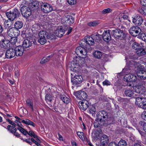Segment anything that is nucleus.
I'll return each instance as SVG.
<instances>
[{
    "label": "nucleus",
    "mask_w": 146,
    "mask_h": 146,
    "mask_svg": "<svg viewBox=\"0 0 146 146\" xmlns=\"http://www.w3.org/2000/svg\"><path fill=\"white\" fill-rule=\"evenodd\" d=\"M77 96L78 98L83 99H84L86 98L87 96V94L84 92L82 91H79L76 92Z\"/></svg>",
    "instance_id": "5701e85b"
},
{
    "label": "nucleus",
    "mask_w": 146,
    "mask_h": 146,
    "mask_svg": "<svg viewBox=\"0 0 146 146\" xmlns=\"http://www.w3.org/2000/svg\"><path fill=\"white\" fill-rule=\"evenodd\" d=\"M146 54V52L145 48L137 49V56H142Z\"/></svg>",
    "instance_id": "4c0bfd02"
},
{
    "label": "nucleus",
    "mask_w": 146,
    "mask_h": 146,
    "mask_svg": "<svg viewBox=\"0 0 146 146\" xmlns=\"http://www.w3.org/2000/svg\"><path fill=\"white\" fill-rule=\"evenodd\" d=\"M137 105L139 107L144 109H146V98H144V99H143L141 103H138Z\"/></svg>",
    "instance_id": "473e14b6"
},
{
    "label": "nucleus",
    "mask_w": 146,
    "mask_h": 146,
    "mask_svg": "<svg viewBox=\"0 0 146 146\" xmlns=\"http://www.w3.org/2000/svg\"><path fill=\"white\" fill-rule=\"evenodd\" d=\"M21 12L23 16L25 17H29L31 14V9L26 6H23L21 8Z\"/></svg>",
    "instance_id": "9d476101"
},
{
    "label": "nucleus",
    "mask_w": 146,
    "mask_h": 146,
    "mask_svg": "<svg viewBox=\"0 0 146 146\" xmlns=\"http://www.w3.org/2000/svg\"><path fill=\"white\" fill-rule=\"evenodd\" d=\"M77 134L81 140L82 141H84V136L83 132L78 131L77 132Z\"/></svg>",
    "instance_id": "c03bdc74"
},
{
    "label": "nucleus",
    "mask_w": 146,
    "mask_h": 146,
    "mask_svg": "<svg viewBox=\"0 0 146 146\" xmlns=\"http://www.w3.org/2000/svg\"><path fill=\"white\" fill-rule=\"evenodd\" d=\"M19 120H16L15 121V122L16 123L17 125L19 126V127H21V126H22V125L21 123L20 122Z\"/></svg>",
    "instance_id": "69168bd1"
},
{
    "label": "nucleus",
    "mask_w": 146,
    "mask_h": 146,
    "mask_svg": "<svg viewBox=\"0 0 146 146\" xmlns=\"http://www.w3.org/2000/svg\"><path fill=\"white\" fill-rule=\"evenodd\" d=\"M130 34L133 36H137V32L135 31V32H131V31H129Z\"/></svg>",
    "instance_id": "338daca9"
},
{
    "label": "nucleus",
    "mask_w": 146,
    "mask_h": 146,
    "mask_svg": "<svg viewBox=\"0 0 146 146\" xmlns=\"http://www.w3.org/2000/svg\"><path fill=\"white\" fill-rule=\"evenodd\" d=\"M39 2L36 1H34L30 4L29 8L31 10L33 11L37 9L38 8Z\"/></svg>",
    "instance_id": "b1692460"
},
{
    "label": "nucleus",
    "mask_w": 146,
    "mask_h": 146,
    "mask_svg": "<svg viewBox=\"0 0 146 146\" xmlns=\"http://www.w3.org/2000/svg\"><path fill=\"white\" fill-rule=\"evenodd\" d=\"M26 102L27 104H28V105L31 107L32 110H33V104L31 100L29 99H27L26 101Z\"/></svg>",
    "instance_id": "603ef678"
},
{
    "label": "nucleus",
    "mask_w": 146,
    "mask_h": 146,
    "mask_svg": "<svg viewBox=\"0 0 146 146\" xmlns=\"http://www.w3.org/2000/svg\"><path fill=\"white\" fill-rule=\"evenodd\" d=\"M20 13L18 10L14 9L10 12H7L6 15L9 19L11 21H13L17 16H19Z\"/></svg>",
    "instance_id": "39448f33"
},
{
    "label": "nucleus",
    "mask_w": 146,
    "mask_h": 146,
    "mask_svg": "<svg viewBox=\"0 0 146 146\" xmlns=\"http://www.w3.org/2000/svg\"><path fill=\"white\" fill-rule=\"evenodd\" d=\"M22 123H24L27 125H30L34 127H35V124L33 122L27 119H25L22 120Z\"/></svg>",
    "instance_id": "7c9ffc66"
},
{
    "label": "nucleus",
    "mask_w": 146,
    "mask_h": 146,
    "mask_svg": "<svg viewBox=\"0 0 146 146\" xmlns=\"http://www.w3.org/2000/svg\"><path fill=\"white\" fill-rule=\"evenodd\" d=\"M125 94L127 96L130 97L134 96L133 95V92L131 91V89H129L126 90L125 91Z\"/></svg>",
    "instance_id": "37998d69"
},
{
    "label": "nucleus",
    "mask_w": 146,
    "mask_h": 146,
    "mask_svg": "<svg viewBox=\"0 0 146 146\" xmlns=\"http://www.w3.org/2000/svg\"><path fill=\"white\" fill-rule=\"evenodd\" d=\"M111 10L110 8L105 9L102 11V13L103 14H106L111 12Z\"/></svg>",
    "instance_id": "5fc2aeb1"
},
{
    "label": "nucleus",
    "mask_w": 146,
    "mask_h": 146,
    "mask_svg": "<svg viewBox=\"0 0 146 146\" xmlns=\"http://www.w3.org/2000/svg\"><path fill=\"white\" fill-rule=\"evenodd\" d=\"M146 56L140 58L137 62V70L144 71L146 70Z\"/></svg>",
    "instance_id": "423d86ee"
},
{
    "label": "nucleus",
    "mask_w": 146,
    "mask_h": 146,
    "mask_svg": "<svg viewBox=\"0 0 146 146\" xmlns=\"http://www.w3.org/2000/svg\"><path fill=\"white\" fill-rule=\"evenodd\" d=\"M140 3L142 6H146V0H140Z\"/></svg>",
    "instance_id": "0e129e2a"
},
{
    "label": "nucleus",
    "mask_w": 146,
    "mask_h": 146,
    "mask_svg": "<svg viewBox=\"0 0 146 146\" xmlns=\"http://www.w3.org/2000/svg\"><path fill=\"white\" fill-rule=\"evenodd\" d=\"M9 42L8 40H3L0 41V47L1 48L6 49L8 48L9 45Z\"/></svg>",
    "instance_id": "a878e982"
},
{
    "label": "nucleus",
    "mask_w": 146,
    "mask_h": 146,
    "mask_svg": "<svg viewBox=\"0 0 146 146\" xmlns=\"http://www.w3.org/2000/svg\"><path fill=\"white\" fill-rule=\"evenodd\" d=\"M16 30L14 28H11L8 31V35L10 37L13 38L14 35V30Z\"/></svg>",
    "instance_id": "ea45409f"
},
{
    "label": "nucleus",
    "mask_w": 146,
    "mask_h": 146,
    "mask_svg": "<svg viewBox=\"0 0 146 146\" xmlns=\"http://www.w3.org/2000/svg\"><path fill=\"white\" fill-rule=\"evenodd\" d=\"M7 120L8 122L10 124L12 125L13 126V127H15L16 126V124L14 122L12 121L9 119H7Z\"/></svg>",
    "instance_id": "680f3d73"
},
{
    "label": "nucleus",
    "mask_w": 146,
    "mask_h": 146,
    "mask_svg": "<svg viewBox=\"0 0 146 146\" xmlns=\"http://www.w3.org/2000/svg\"><path fill=\"white\" fill-rule=\"evenodd\" d=\"M93 55L95 58L100 59L102 55V53L100 51L96 50L94 51Z\"/></svg>",
    "instance_id": "c9c22d12"
},
{
    "label": "nucleus",
    "mask_w": 146,
    "mask_h": 146,
    "mask_svg": "<svg viewBox=\"0 0 146 146\" xmlns=\"http://www.w3.org/2000/svg\"><path fill=\"white\" fill-rule=\"evenodd\" d=\"M141 118L146 121V111H144L140 115Z\"/></svg>",
    "instance_id": "864d4df0"
},
{
    "label": "nucleus",
    "mask_w": 146,
    "mask_h": 146,
    "mask_svg": "<svg viewBox=\"0 0 146 146\" xmlns=\"http://www.w3.org/2000/svg\"><path fill=\"white\" fill-rule=\"evenodd\" d=\"M16 55L17 56H22L24 51V48L21 46H18L16 47L14 49Z\"/></svg>",
    "instance_id": "6ab92c4d"
},
{
    "label": "nucleus",
    "mask_w": 146,
    "mask_h": 146,
    "mask_svg": "<svg viewBox=\"0 0 146 146\" xmlns=\"http://www.w3.org/2000/svg\"><path fill=\"white\" fill-rule=\"evenodd\" d=\"M138 130L142 137L146 139V132L142 131L141 129H138Z\"/></svg>",
    "instance_id": "09e8293b"
},
{
    "label": "nucleus",
    "mask_w": 146,
    "mask_h": 146,
    "mask_svg": "<svg viewBox=\"0 0 146 146\" xmlns=\"http://www.w3.org/2000/svg\"><path fill=\"white\" fill-rule=\"evenodd\" d=\"M15 51L13 48H9L5 53V56L7 58H11L16 55Z\"/></svg>",
    "instance_id": "f3484780"
},
{
    "label": "nucleus",
    "mask_w": 146,
    "mask_h": 146,
    "mask_svg": "<svg viewBox=\"0 0 146 146\" xmlns=\"http://www.w3.org/2000/svg\"><path fill=\"white\" fill-rule=\"evenodd\" d=\"M146 128V123L143 121H140L137 125V130L141 129L143 131H145Z\"/></svg>",
    "instance_id": "bb28decb"
},
{
    "label": "nucleus",
    "mask_w": 146,
    "mask_h": 146,
    "mask_svg": "<svg viewBox=\"0 0 146 146\" xmlns=\"http://www.w3.org/2000/svg\"><path fill=\"white\" fill-rule=\"evenodd\" d=\"M52 96L49 94H47L45 96V100L48 103L51 101L52 97H55L57 96L58 95L57 92H52Z\"/></svg>",
    "instance_id": "412c9836"
},
{
    "label": "nucleus",
    "mask_w": 146,
    "mask_h": 146,
    "mask_svg": "<svg viewBox=\"0 0 146 146\" xmlns=\"http://www.w3.org/2000/svg\"><path fill=\"white\" fill-rule=\"evenodd\" d=\"M94 43V39L92 37L90 36H86L84 39L81 41L80 45L84 47L85 46L86 48H87Z\"/></svg>",
    "instance_id": "7ed1b4c3"
},
{
    "label": "nucleus",
    "mask_w": 146,
    "mask_h": 146,
    "mask_svg": "<svg viewBox=\"0 0 146 146\" xmlns=\"http://www.w3.org/2000/svg\"><path fill=\"white\" fill-rule=\"evenodd\" d=\"M20 139L21 140H23V142H25V141L26 142L29 144L31 145H32V143L30 141H29V140H28V139H23V138L21 137L20 138Z\"/></svg>",
    "instance_id": "e2e57ef3"
},
{
    "label": "nucleus",
    "mask_w": 146,
    "mask_h": 146,
    "mask_svg": "<svg viewBox=\"0 0 146 146\" xmlns=\"http://www.w3.org/2000/svg\"><path fill=\"white\" fill-rule=\"evenodd\" d=\"M89 111L90 113L92 114L93 116L94 115L96 111V108L94 105H90L89 106Z\"/></svg>",
    "instance_id": "f704fd0d"
},
{
    "label": "nucleus",
    "mask_w": 146,
    "mask_h": 146,
    "mask_svg": "<svg viewBox=\"0 0 146 146\" xmlns=\"http://www.w3.org/2000/svg\"><path fill=\"white\" fill-rule=\"evenodd\" d=\"M7 129L10 132L13 133L14 135L20 138L21 137H20L21 136L20 134L16 132L17 129L14 127H13L10 125H8L7 127Z\"/></svg>",
    "instance_id": "aec40b11"
},
{
    "label": "nucleus",
    "mask_w": 146,
    "mask_h": 146,
    "mask_svg": "<svg viewBox=\"0 0 146 146\" xmlns=\"http://www.w3.org/2000/svg\"><path fill=\"white\" fill-rule=\"evenodd\" d=\"M97 118L100 119H106L108 117L107 113L105 111L102 110L98 112L97 115Z\"/></svg>",
    "instance_id": "2eb2a0df"
},
{
    "label": "nucleus",
    "mask_w": 146,
    "mask_h": 146,
    "mask_svg": "<svg viewBox=\"0 0 146 146\" xmlns=\"http://www.w3.org/2000/svg\"><path fill=\"white\" fill-rule=\"evenodd\" d=\"M80 46L76 48L75 52L78 56V57H79L80 59L82 61H84V58L87 56V52L85 50V46L84 47L80 45Z\"/></svg>",
    "instance_id": "f03ea898"
},
{
    "label": "nucleus",
    "mask_w": 146,
    "mask_h": 146,
    "mask_svg": "<svg viewBox=\"0 0 146 146\" xmlns=\"http://www.w3.org/2000/svg\"><path fill=\"white\" fill-rule=\"evenodd\" d=\"M102 133V131L100 129L99 130H97L93 133L92 136L96 139L97 140L100 137Z\"/></svg>",
    "instance_id": "c756f323"
},
{
    "label": "nucleus",
    "mask_w": 146,
    "mask_h": 146,
    "mask_svg": "<svg viewBox=\"0 0 146 146\" xmlns=\"http://www.w3.org/2000/svg\"><path fill=\"white\" fill-rule=\"evenodd\" d=\"M17 129L25 135H26L27 134H28L31 137H33L34 138H35L36 137V135H35L34 131L31 129L29 131V132H28L25 129L22 127H18Z\"/></svg>",
    "instance_id": "ddd939ff"
},
{
    "label": "nucleus",
    "mask_w": 146,
    "mask_h": 146,
    "mask_svg": "<svg viewBox=\"0 0 146 146\" xmlns=\"http://www.w3.org/2000/svg\"><path fill=\"white\" fill-rule=\"evenodd\" d=\"M142 79H137V86H142L143 85V81Z\"/></svg>",
    "instance_id": "13d9d810"
},
{
    "label": "nucleus",
    "mask_w": 146,
    "mask_h": 146,
    "mask_svg": "<svg viewBox=\"0 0 146 146\" xmlns=\"http://www.w3.org/2000/svg\"><path fill=\"white\" fill-rule=\"evenodd\" d=\"M65 22L66 23H68L69 25H71L74 22V18L72 16L68 15L67 17L66 18Z\"/></svg>",
    "instance_id": "2f4dec72"
},
{
    "label": "nucleus",
    "mask_w": 146,
    "mask_h": 146,
    "mask_svg": "<svg viewBox=\"0 0 146 146\" xmlns=\"http://www.w3.org/2000/svg\"><path fill=\"white\" fill-rule=\"evenodd\" d=\"M65 33V30L62 28L61 26H60L58 27L55 31V34L56 36L61 37Z\"/></svg>",
    "instance_id": "4be33fe9"
},
{
    "label": "nucleus",
    "mask_w": 146,
    "mask_h": 146,
    "mask_svg": "<svg viewBox=\"0 0 146 146\" xmlns=\"http://www.w3.org/2000/svg\"><path fill=\"white\" fill-rule=\"evenodd\" d=\"M61 99L65 103L68 104L70 102V100L65 95L61 96Z\"/></svg>",
    "instance_id": "a19ab883"
},
{
    "label": "nucleus",
    "mask_w": 146,
    "mask_h": 146,
    "mask_svg": "<svg viewBox=\"0 0 146 146\" xmlns=\"http://www.w3.org/2000/svg\"><path fill=\"white\" fill-rule=\"evenodd\" d=\"M142 71L137 70V74L141 73V75L137 74V76L139 77L140 79L144 80L146 79V72L145 70L144 71H142Z\"/></svg>",
    "instance_id": "72a5a7b5"
},
{
    "label": "nucleus",
    "mask_w": 146,
    "mask_h": 146,
    "mask_svg": "<svg viewBox=\"0 0 146 146\" xmlns=\"http://www.w3.org/2000/svg\"><path fill=\"white\" fill-rule=\"evenodd\" d=\"M102 37V35L98 33L94 35L93 36L94 41H96L97 42L100 41Z\"/></svg>",
    "instance_id": "79ce46f5"
},
{
    "label": "nucleus",
    "mask_w": 146,
    "mask_h": 146,
    "mask_svg": "<svg viewBox=\"0 0 146 146\" xmlns=\"http://www.w3.org/2000/svg\"><path fill=\"white\" fill-rule=\"evenodd\" d=\"M109 146H118L117 145L116 143L115 142H112L110 143L109 145Z\"/></svg>",
    "instance_id": "774afa93"
},
{
    "label": "nucleus",
    "mask_w": 146,
    "mask_h": 146,
    "mask_svg": "<svg viewBox=\"0 0 146 146\" xmlns=\"http://www.w3.org/2000/svg\"><path fill=\"white\" fill-rule=\"evenodd\" d=\"M104 120L97 118L94 123V126L96 127H100L104 124Z\"/></svg>",
    "instance_id": "393cba45"
},
{
    "label": "nucleus",
    "mask_w": 146,
    "mask_h": 146,
    "mask_svg": "<svg viewBox=\"0 0 146 146\" xmlns=\"http://www.w3.org/2000/svg\"><path fill=\"white\" fill-rule=\"evenodd\" d=\"M110 31L109 30L105 31L102 35V37L104 40L107 42L109 41L111 38Z\"/></svg>",
    "instance_id": "4468645a"
},
{
    "label": "nucleus",
    "mask_w": 146,
    "mask_h": 146,
    "mask_svg": "<svg viewBox=\"0 0 146 146\" xmlns=\"http://www.w3.org/2000/svg\"><path fill=\"white\" fill-rule=\"evenodd\" d=\"M84 63V61H82L80 59L79 57H76L69 64L68 67L70 68L71 70L76 72L78 70L79 66Z\"/></svg>",
    "instance_id": "f257e3e1"
},
{
    "label": "nucleus",
    "mask_w": 146,
    "mask_h": 146,
    "mask_svg": "<svg viewBox=\"0 0 146 146\" xmlns=\"http://www.w3.org/2000/svg\"><path fill=\"white\" fill-rule=\"evenodd\" d=\"M143 22V19L142 17L140 16L137 18V26H140Z\"/></svg>",
    "instance_id": "8fccbe9b"
},
{
    "label": "nucleus",
    "mask_w": 146,
    "mask_h": 146,
    "mask_svg": "<svg viewBox=\"0 0 146 146\" xmlns=\"http://www.w3.org/2000/svg\"><path fill=\"white\" fill-rule=\"evenodd\" d=\"M124 80L127 82V85L129 86H131V83L133 82L136 83L137 78L136 76L133 74H128L126 75L124 77Z\"/></svg>",
    "instance_id": "0eeeda50"
},
{
    "label": "nucleus",
    "mask_w": 146,
    "mask_h": 146,
    "mask_svg": "<svg viewBox=\"0 0 146 146\" xmlns=\"http://www.w3.org/2000/svg\"><path fill=\"white\" fill-rule=\"evenodd\" d=\"M109 141L108 136L106 135H103L100 139V146L106 145Z\"/></svg>",
    "instance_id": "a211bd4d"
},
{
    "label": "nucleus",
    "mask_w": 146,
    "mask_h": 146,
    "mask_svg": "<svg viewBox=\"0 0 146 146\" xmlns=\"http://www.w3.org/2000/svg\"><path fill=\"white\" fill-rule=\"evenodd\" d=\"M68 3L70 5H72L76 3V0H67Z\"/></svg>",
    "instance_id": "bf43d9fd"
},
{
    "label": "nucleus",
    "mask_w": 146,
    "mask_h": 146,
    "mask_svg": "<svg viewBox=\"0 0 146 146\" xmlns=\"http://www.w3.org/2000/svg\"><path fill=\"white\" fill-rule=\"evenodd\" d=\"M146 7L145 6H140L138 8V9H137V11L140 13L141 14L143 15V12L145 8Z\"/></svg>",
    "instance_id": "3c124183"
},
{
    "label": "nucleus",
    "mask_w": 146,
    "mask_h": 146,
    "mask_svg": "<svg viewBox=\"0 0 146 146\" xmlns=\"http://www.w3.org/2000/svg\"><path fill=\"white\" fill-rule=\"evenodd\" d=\"M127 143L126 141L123 140H121L118 143V146H126Z\"/></svg>",
    "instance_id": "a18cd8bd"
},
{
    "label": "nucleus",
    "mask_w": 146,
    "mask_h": 146,
    "mask_svg": "<svg viewBox=\"0 0 146 146\" xmlns=\"http://www.w3.org/2000/svg\"><path fill=\"white\" fill-rule=\"evenodd\" d=\"M143 44L141 43L140 44H138L137 43V49H140L142 48H145Z\"/></svg>",
    "instance_id": "4d7b16f0"
},
{
    "label": "nucleus",
    "mask_w": 146,
    "mask_h": 146,
    "mask_svg": "<svg viewBox=\"0 0 146 146\" xmlns=\"http://www.w3.org/2000/svg\"><path fill=\"white\" fill-rule=\"evenodd\" d=\"M55 37V36L54 35L51 34H48L47 33V38L50 39H52L54 38Z\"/></svg>",
    "instance_id": "6e6d98bb"
},
{
    "label": "nucleus",
    "mask_w": 146,
    "mask_h": 146,
    "mask_svg": "<svg viewBox=\"0 0 146 146\" xmlns=\"http://www.w3.org/2000/svg\"><path fill=\"white\" fill-rule=\"evenodd\" d=\"M41 11L44 13H48L52 11L53 10L52 6L46 3H43L41 5Z\"/></svg>",
    "instance_id": "1a4fd4ad"
},
{
    "label": "nucleus",
    "mask_w": 146,
    "mask_h": 146,
    "mask_svg": "<svg viewBox=\"0 0 146 146\" xmlns=\"http://www.w3.org/2000/svg\"><path fill=\"white\" fill-rule=\"evenodd\" d=\"M89 103L86 100H84L81 101L79 103V107L80 109L82 111L85 110L88 108L89 107Z\"/></svg>",
    "instance_id": "dca6fc26"
},
{
    "label": "nucleus",
    "mask_w": 146,
    "mask_h": 146,
    "mask_svg": "<svg viewBox=\"0 0 146 146\" xmlns=\"http://www.w3.org/2000/svg\"><path fill=\"white\" fill-rule=\"evenodd\" d=\"M138 86V88H137V90H138V91H137V93L141 94H144L145 91L143 88V86Z\"/></svg>",
    "instance_id": "de8ad7c7"
},
{
    "label": "nucleus",
    "mask_w": 146,
    "mask_h": 146,
    "mask_svg": "<svg viewBox=\"0 0 146 146\" xmlns=\"http://www.w3.org/2000/svg\"><path fill=\"white\" fill-rule=\"evenodd\" d=\"M99 23L98 21H94L92 22H88L87 25L89 26L94 27L96 26Z\"/></svg>",
    "instance_id": "49530a36"
},
{
    "label": "nucleus",
    "mask_w": 146,
    "mask_h": 146,
    "mask_svg": "<svg viewBox=\"0 0 146 146\" xmlns=\"http://www.w3.org/2000/svg\"><path fill=\"white\" fill-rule=\"evenodd\" d=\"M111 33L113 36L117 39H122L125 38L126 37V35L119 29L112 30Z\"/></svg>",
    "instance_id": "20e7f679"
},
{
    "label": "nucleus",
    "mask_w": 146,
    "mask_h": 146,
    "mask_svg": "<svg viewBox=\"0 0 146 146\" xmlns=\"http://www.w3.org/2000/svg\"><path fill=\"white\" fill-rule=\"evenodd\" d=\"M48 33L45 31H40L38 33L39 39L38 41L41 44H44L46 41V38H47V35Z\"/></svg>",
    "instance_id": "6e6552de"
},
{
    "label": "nucleus",
    "mask_w": 146,
    "mask_h": 146,
    "mask_svg": "<svg viewBox=\"0 0 146 146\" xmlns=\"http://www.w3.org/2000/svg\"><path fill=\"white\" fill-rule=\"evenodd\" d=\"M83 78L82 76L78 75L74 76L72 78L71 81L74 84H80L83 81Z\"/></svg>",
    "instance_id": "f8f14e48"
},
{
    "label": "nucleus",
    "mask_w": 146,
    "mask_h": 146,
    "mask_svg": "<svg viewBox=\"0 0 146 146\" xmlns=\"http://www.w3.org/2000/svg\"><path fill=\"white\" fill-rule=\"evenodd\" d=\"M103 84L104 86H108L110 85L111 83L108 80H106L103 82Z\"/></svg>",
    "instance_id": "052dcab7"
},
{
    "label": "nucleus",
    "mask_w": 146,
    "mask_h": 146,
    "mask_svg": "<svg viewBox=\"0 0 146 146\" xmlns=\"http://www.w3.org/2000/svg\"><path fill=\"white\" fill-rule=\"evenodd\" d=\"M137 38L146 42V34L144 33L143 28H140L138 27H137Z\"/></svg>",
    "instance_id": "9b49d317"
},
{
    "label": "nucleus",
    "mask_w": 146,
    "mask_h": 146,
    "mask_svg": "<svg viewBox=\"0 0 146 146\" xmlns=\"http://www.w3.org/2000/svg\"><path fill=\"white\" fill-rule=\"evenodd\" d=\"M32 45V42L28 39L25 40L23 42V46L24 48H29Z\"/></svg>",
    "instance_id": "cd10ccee"
},
{
    "label": "nucleus",
    "mask_w": 146,
    "mask_h": 146,
    "mask_svg": "<svg viewBox=\"0 0 146 146\" xmlns=\"http://www.w3.org/2000/svg\"><path fill=\"white\" fill-rule=\"evenodd\" d=\"M23 26V24L22 22L21 21H17L14 24V28L16 30H17L22 28Z\"/></svg>",
    "instance_id": "c85d7f7f"
},
{
    "label": "nucleus",
    "mask_w": 146,
    "mask_h": 146,
    "mask_svg": "<svg viewBox=\"0 0 146 146\" xmlns=\"http://www.w3.org/2000/svg\"><path fill=\"white\" fill-rule=\"evenodd\" d=\"M4 27L6 29H8L12 25V22L9 20H6L4 22Z\"/></svg>",
    "instance_id": "e433bc0d"
},
{
    "label": "nucleus",
    "mask_w": 146,
    "mask_h": 146,
    "mask_svg": "<svg viewBox=\"0 0 146 146\" xmlns=\"http://www.w3.org/2000/svg\"><path fill=\"white\" fill-rule=\"evenodd\" d=\"M52 56L53 55H51V56H48L47 57H43L40 61V63L42 64L48 61L50 58L52 57Z\"/></svg>",
    "instance_id": "58836bf2"
}]
</instances>
